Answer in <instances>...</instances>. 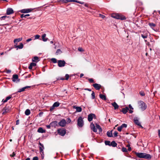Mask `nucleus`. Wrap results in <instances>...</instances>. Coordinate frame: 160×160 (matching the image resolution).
Masks as SVG:
<instances>
[{
	"label": "nucleus",
	"instance_id": "e2e57ef3",
	"mask_svg": "<svg viewBox=\"0 0 160 160\" xmlns=\"http://www.w3.org/2000/svg\"><path fill=\"white\" fill-rule=\"evenodd\" d=\"M32 40V39L31 38H29L28 39H27V40H26V42H29V41H31Z\"/></svg>",
	"mask_w": 160,
	"mask_h": 160
},
{
	"label": "nucleus",
	"instance_id": "cd10ccee",
	"mask_svg": "<svg viewBox=\"0 0 160 160\" xmlns=\"http://www.w3.org/2000/svg\"><path fill=\"white\" fill-rule=\"evenodd\" d=\"M39 61L38 57L35 56L32 59V61L33 62H38Z\"/></svg>",
	"mask_w": 160,
	"mask_h": 160
},
{
	"label": "nucleus",
	"instance_id": "6e6552de",
	"mask_svg": "<svg viewBox=\"0 0 160 160\" xmlns=\"http://www.w3.org/2000/svg\"><path fill=\"white\" fill-rule=\"evenodd\" d=\"M66 120L64 119H63L59 122L58 124L60 126L64 127L66 125Z\"/></svg>",
	"mask_w": 160,
	"mask_h": 160
},
{
	"label": "nucleus",
	"instance_id": "f257e3e1",
	"mask_svg": "<svg viewBox=\"0 0 160 160\" xmlns=\"http://www.w3.org/2000/svg\"><path fill=\"white\" fill-rule=\"evenodd\" d=\"M136 154L137 156L140 158H144L148 159H150L151 158V155L149 154H147L145 153L142 152H136Z\"/></svg>",
	"mask_w": 160,
	"mask_h": 160
},
{
	"label": "nucleus",
	"instance_id": "f704fd0d",
	"mask_svg": "<svg viewBox=\"0 0 160 160\" xmlns=\"http://www.w3.org/2000/svg\"><path fill=\"white\" fill-rule=\"evenodd\" d=\"M29 16L30 15L29 14H27L26 15L22 14L21 15L20 17L21 18H27V17Z\"/></svg>",
	"mask_w": 160,
	"mask_h": 160
},
{
	"label": "nucleus",
	"instance_id": "79ce46f5",
	"mask_svg": "<svg viewBox=\"0 0 160 160\" xmlns=\"http://www.w3.org/2000/svg\"><path fill=\"white\" fill-rule=\"evenodd\" d=\"M92 99H93L95 98V94L94 92L92 91L91 94Z\"/></svg>",
	"mask_w": 160,
	"mask_h": 160
},
{
	"label": "nucleus",
	"instance_id": "338daca9",
	"mask_svg": "<svg viewBox=\"0 0 160 160\" xmlns=\"http://www.w3.org/2000/svg\"><path fill=\"white\" fill-rule=\"evenodd\" d=\"M43 149H43V148H42L41 147H40L39 150H40V152H41V151H42V150H43Z\"/></svg>",
	"mask_w": 160,
	"mask_h": 160
},
{
	"label": "nucleus",
	"instance_id": "473e14b6",
	"mask_svg": "<svg viewBox=\"0 0 160 160\" xmlns=\"http://www.w3.org/2000/svg\"><path fill=\"white\" fill-rule=\"evenodd\" d=\"M3 110L4 111L3 113H4L7 112H8L9 111V109L7 107H5L4 108Z\"/></svg>",
	"mask_w": 160,
	"mask_h": 160
},
{
	"label": "nucleus",
	"instance_id": "7c9ffc66",
	"mask_svg": "<svg viewBox=\"0 0 160 160\" xmlns=\"http://www.w3.org/2000/svg\"><path fill=\"white\" fill-rule=\"evenodd\" d=\"M96 128L97 129H98L99 132H102V129L101 128V127L99 125L96 124Z\"/></svg>",
	"mask_w": 160,
	"mask_h": 160
},
{
	"label": "nucleus",
	"instance_id": "39448f33",
	"mask_svg": "<svg viewBox=\"0 0 160 160\" xmlns=\"http://www.w3.org/2000/svg\"><path fill=\"white\" fill-rule=\"evenodd\" d=\"M58 65L60 67H64L66 62L64 60H59L58 61Z\"/></svg>",
	"mask_w": 160,
	"mask_h": 160
},
{
	"label": "nucleus",
	"instance_id": "f8f14e48",
	"mask_svg": "<svg viewBox=\"0 0 160 160\" xmlns=\"http://www.w3.org/2000/svg\"><path fill=\"white\" fill-rule=\"evenodd\" d=\"M76 2L80 4H84V2H80L78 1H77V0H65V2Z\"/></svg>",
	"mask_w": 160,
	"mask_h": 160
},
{
	"label": "nucleus",
	"instance_id": "ddd939ff",
	"mask_svg": "<svg viewBox=\"0 0 160 160\" xmlns=\"http://www.w3.org/2000/svg\"><path fill=\"white\" fill-rule=\"evenodd\" d=\"M127 127V125L126 124H123L120 126L118 128V130L119 132L121 131L122 128H126Z\"/></svg>",
	"mask_w": 160,
	"mask_h": 160
},
{
	"label": "nucleus",
	"instance_id": "6ab92c4d",
	"mask_svg": "<svg viewBox=\"0 0 160 160\" xmlns=\"http://www.w3.org/2000/svg\"><path fill=\"white\" fill-rule=\"evenodd\" d=\"M50 124L51 127H55L58 125V122L56 121H54L51 122Z\"/></svg>",
	"mask_w": 160,
	"mask_h": 160
},
{
	"label": "nucleus",
	"instance_id": "49530a36",
	"mask_svg": "<svg viewBox=\"0 0 160 160\" xmlns=\"http://www.w3.org/2000/svg\"><path fill=\"white\" fill-rule=\"evenodd\" d=\"M40 152V153L41 154V155H42V158H44V151L43 150H42V151H41Z\"/></svg>",
	"mask_w": 160,
	"mask_h": 160
},
{
	"label": "nucleus",
	"instance_id": "0eeeda50",
	"mask_svg": "<svg viewBox=\"0 0 160 160\" xmlns=\"http://www.w3.org/2000/svg\"><path fill=\"white\" fill-rule=\"evenodd\" d=\"M128 110L129 111L130 113H132L133 112V110H129L128 107H126L125 108H123L122 109V112L124 114H126L128 112Z\"/></svg>",
	"mask_w": 160,
	"mask_h": 160
},
{
	"label": "nucleus",
	"instance_id": "bf43d9fd",
	"mask_svg": "<svg viewBox=\"0 0 160 160\" xmlns=\"http://www.w3.org/2000/svg\"><path fill=\"white\" fill-rule=\"evenodd\" d=\"M99 16L103 19L105 17V16L102 15L101 14H99Z\"/></svg>",
	"mask_w": 160,
	"mask_h": 160
},
{
	"label": "nucleus",
	"instance_id": "13d9d810",
	"mask_svg": "<svg viewBox=\"0 0 160 160\" xmlns=\"http://www.w3.org/2000/svg\"><path fill=\"white\" fill-rule=\"evenodd\" d=\"M38 159L37 157H35L33 158V160H38Z\"/></svg>",
	"mask_w": 160,
	"mask_h": 160
},
{
	"label": "nucleus",
	"instance_id": "8fccbe9b",
	"mask_svg": "<svg viewBox=\"0 0 160 160\" xmlns=\"http://www.w3.org/2000/svg\"><path fill=\"white\" fill-rule=\"evenodd\" d=\"M140 94L142 96H144L145 95V93L142 91H141L140 92Z\"/></svg>",
	"mask_w": 160,
	"mask_h": 160
},
{
	"label": "nucleus",
	"instance_id": "393cba45",
	"mask_svg": "<svg viewBox=\"0 0 160 160\" xmlns=\"http://www.w3.org/2000/svg\"><path fill=\"white\" fill-rule=\"evenodd\" d=\"M118 18V19L124 20L126 19L125 17L122 15L119 14Z\"/></svg>",
	"mask_w": 160,
	"mask_h": 160
},
{
	"label": "nucleus",
	"instance_id": "b1692460",
	"mask_svg": "<svg viewBox=\"0 0 160 160\" xmlns=\"http://www.w3.org/2000/svg\"><path fill=\"white\" fill-rule=\"evenodd\" d=\"M118 14H113L111 15V17L113 18H116L118 19Z\"/></svg>",
	"mask_w": 160,
	"mask_h": 160
},
{
	"label": "nucleus",
	"instance_id": "052dcab7",
	"mask_svg": "<svg viewBox=\"0 0 160 160\" xmlns=\"http://www.w3.org/2000/svg\"><path fill=\"white\" fill-rule=\"evenodd\" d=\"M46 127L48 128L49 129L51 127V126L50 125V124L49 125H46Z\"/></svg>",
	"mask_w": 160,
	"mask_h": 160
},
{
	"label": "nucleus",
	"instance_id": "e433bc0d",
	"mask_svg": "<svg viewBox=\"0 0 160 160\" xmlns=\"http://www.w3.org/2000/svg\"><path fill=\"white\" fill-rule=\"evenodd\" d=\"M141 37L143 38H146L148 36V35L147 33H145L144 34H142L141 35Z\"/></svg>",
	"mask_w": 160,
	"mask_h": 160
},
{
	"label": "nucleus",
	"instance_id": "4c0bfd02",
	"mask_svg": "<svg viewBox=\"0 0 160 160\" xmlns=\"http://www.w3.org/2000/svg\"><path fill=\"white\" fill-rule=\"evenodd\" d=\"M62 51L60 49H58L57 50L56 52V54L57 55L60 54L62 53Z\"/></svg>",
	"mask_w": 160,
	"mask_h": 160
},
{
	"label": "nucleus",
	"instance_id": "4be33fe9",
	"mask_svg": "<svg viewBox=\"0 0 160 160\" xmlns=\"http://www.w3.org/2000/svg\"><path fill=\"white\" fill-rule=\"evenodd\" d=\"M112 105L114 107V109H118L119 107L118 105L115 102H114L113 103H112Z\"/></svg>",
	"mask_w": 160,
	"mask_h": 160
},
{
	"label": "nucleus",
	"instance_id": "9b49d317",
	"mask_svg": "<svg viewBox=\"0 0 160 160\" xmlns=\"http://www.w3.org/2000/svg\"><path fill=\"white\" fill-rule=\"evenodd\" d=\"M95 115L94 114L91 113V114H89L88 116V120L89 122L91 121L92 120L93 118L94 117H95Z\"/></svg>",
	"mask_w": 160,
	"mask_h": 160
},
{
	"label": "nucleus",
	"instance_id": "de8ad7c7",
	"mask_svg": "<svg viewBox=\"0 0 160 160\" xmlns=\"http://www.w3.org/2000/svg\"><path fill=\"white\" fill-rule=\"evenodd\" d=\"M118 133L117 132H115L114 133H113L114 135V137H116L118 136Z\"/></svg>",
	"mask_w": 160,
	"mask_h": 160
},
{
	"label": "nucleus",
	"instance_id": "412c9836",
	"mask_svg": "<svg viewBox=\"0 0 160 160\" xmlns=\"http://www.w3.org/2000/svg\"><path fill=\"white\" fill-rule=\"evenodd\" d=\"M18 78V76L17 74H14L12 76V81L13 82L16 81Z\"/></svg>",
	"mask_w": 160,
	"mask_h": 160
},
{
	"label": "nucleus",
	"instance_id": "a19ab883",
	"mask_svg": "<svg viewBox=\"0 0 160 160\" xmlns=\"http://www.w3.org/2000/svg\"><path fill=\"white\" fill-rule=\"evenodd\" d=\"M52 61L54 63H56L57 62V59L55 58H52L51 59Z\"/></svg>",
	"mask_w": 160,
	"mask_h": 160
},
{
	"label": "nucleus",
	"instance_id": "c756f323",
	"mask_svg": "<svg viewBox=\"0 0 160 160\" xmlns=\"http://www.w3.org/2000/svg\"><path fill=\"white\" fill-rule=\"evenodd\" d=\"M117 145V144L114 141H112L110 143V146H112L113 147H116Z\"/></svg>",
	"mask_w": 160,
	"mask_h": 160
},
{
	"label": "nucleus",
	"instance_id": "c03bdc74",
	"mask_svg": "<svg viewBox=\"0 0 160 160\" xmlns=\"http://www.w3.org/2000/svg\"><path fill=\"white\" fill-rule=\"evenodd\" d=\"M122 151L123 152H127V150L126 148L123 147L122 148Z\"/></svg>",
	"mask_w": 160,
	"mask_h": 160
},
{
	"label": "nucleus",
	"instance_id": "5701e85b",
	"mask_svg": "<svg viewBox=\"0 0 160 160\" xmlns=\"http://www.w3.org/2000/svg\"><path fill=\"white\" fill-rule=\"evenodd\" d=\"M36 65V63L33 62H32L30 63V65L28 67V68L31 70L32 68V67L35 66Z\"/></svg>",
	"mask_w": 160,
	"mask_h": 160
},
{
	"label": "nucleus",
	"instance_id": "423d86ee",
	"mask_svg": "<svg viewBox=\"0 0 160 160\" xmlns=\"http://www.w3.org/2000/svg\"><path fill=\"white\" fill-rule=\"evenodd\" d=\"M58 133L62 136H64L66 134V130L64 129H58Z\"/></svg>",
	"mask_w": 160,
	"mask_h": 160
},
{
	"label": "nucleus",
	"instance_id": "09e8293b",
	"mask_svg": "<svg viewBox=\"0 0 160 160\" xmlns=\"http://www.w3.org/2000/svg\"><path fill=\"white\" fill-rule=\"evenodd\" d=\"M88 81L90 83H92L94 82L93 79L92 78H89L88 79Z\"/></svg>",
	"mask_w": 160,
	"mask_h": 160
},
{
	"label": "nucleus",
	"instance_id": "4468645a",
	"mask_svg": "<svg viewBox=\"0 0 160 160\" xmlns=\"http://www.w3.org/2000/svg\"><path fill=\"white\" fill-rule=\"evenodd\" d=\"M13 10L11 8H9L7 9L6 14L7 15H10L13 13Z\"/></svg>",
	"mask_w": 160,
	"mask_h": 160
},
{
	"label": "nucleus",
	"instance_id": "1a4fd4ad",
	"mask_svg": "<svg viewBox=\"0 0 160 160\" xmlns=\"http://www.w3.org/2000/svg\"><path fill=\"white\" fill-rule=\"evenodd\" d=\"M18 43L15 44L14 46L15 48H17V50H18V49H21L23 48V45L22 43H21L19 45H17Z\"/></svg>",
	"mask_w": 160,
	"mask_h": 160
},
{
	"label": "nucleus",
	"instance_id": "5fc2aeb1",
	"mask_svg": "<svg viewBox=\"0 0 160 160\" xmlns=\"http://www.w3.org/2000/svg\"><path fill=\"white\" fill-rule=\"evenodd\" d=\"M54 108L55 107H53V106L52 105V107H50V110L51 111H52L53 110V109H54Z\"/></svg>",
	"mask_w": 160,
	"mask_h": 160
},
{
	"label": "nucleus",
	"instance_id": "58836bf2",
	"mask_svg": "<svg viewBox=\"0 0 160 160\" xmlns=\"http://www.w3.org/2000/svg\"><path fill=\"white\" fill-rule=\"evenodd\" d=\"M8 18V17H7L6 16H4L0 18V19L1 20H5L6 18Z\"/></svg>",
	"mask_w": 160,
	"mask_h": 160
},
{
	"label": "nucleus",
	"instance_id": "4d7b16f0",
	"mask_svg": "<svg viewBox=\"0 0 160 160\" xmlns=\"http://www.w3.org/2000/svg\"><path fill=\"white\" fill-rule=\"evenodd\" d=\"M129 108L130 109V110H132L133 109V108L132 107V106L130 104L129 105Z\"/></svg>",
	"mask_w": 160,
	"mask_h": 160
},
{
	"label": "nucleus",
	"instance_id": "ea45409f",
	"mask_svg": "<svg viewBox=\"0 0 160 160\" xmlns=\"http://www.w3.org/2000/svg\"><path fill=\"white\" fill-rule=\"evenodd\" d=\"M149 25L152 28L154 27L155 26V24L153 23H149Z\"/></svg>",
	"mask_w": 160,
	"mask_h": 160
},
{
	"label": "nucleus",
	"instance_id": "c9c22d12",
	"mask_svg": "<svg viewBox=\"0 0 160 160\" xmlns=\"http://www.w3.org/2000/svg\"><path fill=\"white\" fill-rule=\"evenodd\" d=\"M60 103L59 102H56L54 103L53 105V107H58Z\"/></svg>",
	"mask_w": 160,
	"mask_h": 160
},
{
	"label": "nucleus",
	"instance_id": "2eb2a0df",
	"mask_svg": "<svg viewBox=\"0 0 160 160\" xmlns=\"http://www.w3.org/2000/svg\"><path fill=\"white\" fill-rule=\"evenodd\" d=\"M31 87V86H27L24 87H23L19 89L18 90V92H23L25 91V90L26 89L30 88Z\"/></svg>",
	"mask_w": 160,
	"mask_h": 160
},
{
	"label": "nucleus",
	"instance_id": "c85d7f7f",
	"mask_svg": "<svg viewBox=\"0 0 160 160\" xmlns=\"http://www.w3.org/2000/svg\"><path fill=\"white\" fill-rule=\"evenodd\" d=\"M99 97L102 100H106V96L105 95H103L102 94H100Z\"/></svg>",
	"mask_w": 160,
	"mask_h": 160
},
{
	"label": "nucleus",
	"instance_id": "dca6fc26",
	"mask_svg": "<svg viewBox=\"0 0 160 160\" xmlns=\"http://www.w3.org/2000/svg\"><path fill=\"white\" fill-rule=\"evenodd\" d=\"M90 127L92 130L94 132H97V129L96 128L94 124L92 122L91 123L90 125Z\"/></svg>",
	"mask_w": 160,
	"mask_h": 160
},
{
	"label": "nucleus",
	"instance_id": "aec40b11",
	"mask_svg": "<svg viewBox=\"0 0 160 160\" xmlns=\"http://www.w3.org/2000/svg\"><path fill=\"white\" fill-rule=\"evenodd\" d=\"M38 132L39 133H43L46 132V130L43 129L42 128H39L38 130Z\"/></svg>",
	"mask_w": 160,
	"mask_h": 160
},
{
	"label": "nucleus",
	"instance_id": "864d4df0",
	"mask_svg": "<svg viewBox=\"0 0 160 160\" xmlns=\"http://www.w3.org/2000/svg\"><path fill=\"white\" fill-rule=\"evenodd\" d=\"M39 144L40 145V147H41L42 148H43V149H44V148L43 145L40 142H39Z\"/></svg>",
	"mask_w": 160,
	"mask_h": 160
},
{
	"label": "nucleus",
	"instance_id": "603ef678",
	"mask_svg": "<svg viewBox=\"0 0 160 160\" xmlns=\"http://www.w3.org/2000/svg\"><path fill=\"white\" fill-rule=\"evenodd\" d=\"M78 50L80 52H82L84 51L81 48H78Z\"/></svg>",
	"mask_w": 160,
	"mask_h": 160
},
{
	"label": "nucleus",
	"instance_id": "0e129e2a",
	"mask_svg": "<svg viewBox=\"0 0 160 160\" xmlns=\"http://www.w3.org/2000/svg\"><path fill=\"white\" fill-rule=\"evenodd\" d=\"M11 71L10 70H7V71H6V72L7 73H11Z\"/></svg>",
	"mask_w": 160,
	"mask_h": 160
},
{
	"label": "nucleus",
	"instance_id": "bb28decb",
	"mask_svg": "<svg viewBox=\"0 0 160 160\" xmlns=\"http://www.w3.org/2000/svg\"><path fill=\"white\" fill-rule=\"evenodd\" d=\"M46 36V34H44L42 36V40L44 42H46L48 40V38H45Z\"/></svg>",
	"mask_w": 160,
	"mask_h": 160
},
{
	"label": "nucleus",
	"instance_id": "774afa93",
	"mask_svg": "<svg viewBox=\"0 0 160 160\" xmlns=\"http://www.w3.org/2000/svg\"><path fill=\"white\" fill-rule=\"evenodd\" d=\"M158 136L160 138V129L158 130Z\"/></svg>",
	"mask_w": 160,
	"mask_h": 160
},
{
	"label": "nucleus",
	"instance_id": "69168bd1",
	"mask_svg": "<svg viewBox=\"0 0 160 160\" xmlns=\"http://www.w3.org/2000/svg\"><path fill=\"white\" fill-rule=\"evenodd\" d=\"M19 120H18L16 121V124L17 125H18L19 124Z\"/></svg>",
	"mask_w": 160,
	"mask_h": 160
},
{
	"label": "nucleus",
	"instance_id": "2f4dec72",
	"mask_svg": "<svg viewBox=\"0 0 160 160\" xmlns=\"http://www.w3.org/2000/svg\"><path fill=\"white\" fill-rule=\"evenodd\" d=\"M107 135L109 137H112V131H108L107 133Z\"/></svg>",
	"mask_w": 160,
	"mask_h": 160
},
{
	"label": "nucleus",
	"instance_id": "72a5a7b5",
	"mask_svg": "<svg viewBox=\"0 0 160 160\" xmlns=\"http://www.w3.org/2000/svg\"><path fill=\"white\" fill-rule=\"evenodd\" d=\"M25 113L26 115H29L30 113V111L29 109H27L25 111Z\"/></svg>",
	"mask_w": 160,
	"mask_h": 160
},
{
	"label": "nucleus",
	"instance_id": "a878e982",
	"mask_svg": "<svg viewBox=\"0 0 160 160\" xmlns=\"http://www.w3.org/2000/svg\"><path fill=\"white\" fill-rule=\"evenodd\" d=\"M22 40V38H18L17 39H15L14 40V43L15 44L16 43H18V42H19Z\"/></svg>",
	"mask_w": 160,
	"mask_h": 160
},
{
	"label": "nucleus",
	"instance_id": "f03ea898",
	"mask_svg": "<svg viewBox=\"0 0 160 160\" xmlns=\"http://www.w3.org/2000/svg\"><path fill=\"white\" fill-rule=\"evenodd\" d=\"M83 118L81 117H79L77 120V125L80 128L83 127L84 122L83 120Z\"/></svg>",
	"mask_w": 160,
	"mask_h": 160
},
{
	"label": "nucleus",
	"instance_id": "a211bd4d",
	"mask_svg": "<svg viewBox=\"0 0 160 160\" xmlns=\"http://www.w3.org/2000/svg\"><path fill=\"white\" fill-rule=\"evenodd\" d=\"M73 108L75 109L76 110V112H80L82 111V108L80 107H78L76 106H74L73 107Z\"/></svg>",
	"mask_w": 160,
	"mask_h": 160
},
{
	"label": "nucleus",
	"instance_id": "3c124183",
	"mask_svg": "<svg viewBox=\"0 0 160 160\" xmlns=\"http://www.w3.org/2000/svg\"><path fill=\"white\" fill-rule=\"evenodd\" d=\"M40 37V36L38 35H36L35 36V39H38Z\"/></svg>",
	"mask_w": 160,
	"mask_h": 160
},
{
	"label": "nucleus",
	"instance_id": "37998d69",
	"mask_svg": "<svg viewBox=\"0 0 160 160\" xmlns=\"http://www.w3.org/2000/svg\"><path fill=\"white\" fill-rule=\"evenodd\" d=\"M105 144L106 145H108L110 146V142L109 141H105Z\"/></svg>",
	"mask_w": 160,
	"mask_h": 160
},
{
	"label": "nucleus",
	"instance_id": "7ed1b4c3",
	"mask_svg": "<svg viewBox=\"0 0 160 160\" xmlns=\"http://www.w3.org/2000/svg\"><path fill=\"white\" fill-rule=\"evenodd\" d=\"M138 103L142 110L144 111L146 109L147 105L143 102L140 101Z\"/></svg>",
	"mask_w": 160,
	"mask_h": 160
},
{
	"label": "nucleus",
	"instance_id": "680f3d73",
	"mask_svg": "<svg viewBox=\"0 0 160 160\" xmlns=\"http://www.w3.org/2000/svg\"><path fill=\"white\" fill-rule=\"evenodd\" d=\"M8 101V100H7L6 99L5 100H4V99H3L2 101V102H3V103H5V102H7Z\"/></svg>",
	"mask_w": 160,
	"mask_h": 160
},
{
	"label": "nucleus",
	"instance_id": "20e7f679",
	"mask_svg": "<svg viewBox=\"0 0 160 160\" xmlns=\"http://www.w3.org/2000/svg\"><path fill=\"white\" fill-rule=\"evenodd\" d=\"M34 9V8H27L23 9L20 11V12L22 13H28L29 12Z\"/></svg>",
	"mask_w": 160,
	"mask_h": 160
},
{
	"label": "nucleus",
	"instance_id": "9d476101",
	"mask_svg": "<svg viewBox=\"0 0 160 160\" xmlns=\"http://www.w3.org/2000/svg\"><path fill=\"white\" fill-rule=\"evenodd\" d=\"M133 120H134V122L136 124H137V125H138V126H142L141 125L140 123V122H139V121L138 120V117H135L134 118Z\"/></svg>",
	"mask_w": 160,
	"mask_h": 160
},
{
	"label": "nucleus",
	"instance_id": "6e6d98bb",
	"mask_svg": "<svg viewBox=\"0 0 160 160\" xmlns=\"http://www.w3.org/2000/svg\"><path fill=\"white\" fill-rule=\"evenodd\" d=\"M11 98V97L10 96L7 97L6 98V99L8 101Z\"/></svg>",
	"mask_w": 160,
	"mask_h": 160
},
{
	"label": "nucleus",
	"instance_id": "a18cd8bd",
	"mask_svg": "<svg viewBox=\"0 0 160 160\" xmlns=\"http://www.w3.org/2000/svg\"><path fill=\"white\" fill-rule=\"evenodd\" d=\"M65 77L66 78H65V80H68V78L69 77V75L68 74H66Z\"/></svg>",
	"mask_w": 160,
	"mask_h": 160
},
{
	"label": "nucleus",
	"instance_id": "f3484780",
	"mask_svg": "<svg viewBox=\"0 0 160 160\" xmlns=\"http://www.w3.org/2000/svg\"><path fill=\"white\" fill-rule=\"evenodd\" d=\"M92 86L96 90H98L100 89L101 87V86L100 84L97 83L94 84Z\"/></svg>",
	"mask_w": 160,
	"mask_h": 160
}]
</instances>
